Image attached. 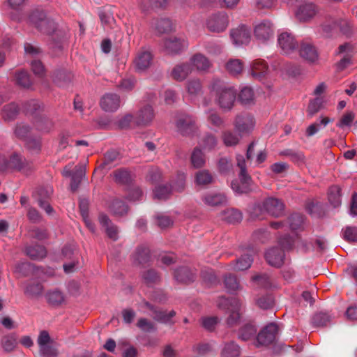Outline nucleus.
Wrapping results in <instances>:
<instances>
[{
  "label": "nucleus",
  "mask_w": 357,
  "mask_h": 357,
  "mask_svg": "<svg viewBox=\"0 0 357 357\" xmlns=\"http://www.w3.org/2000/svg\"><path fill=\"white\" fill-rule=\"evenodd\" d=\"M207 89L220 108L230 110L234 107L237 91L233 85L213 77L208 84Z\"/></svg>",
  "instance_id": "1"
},
{
  "label": "nucleus",
  "mask_w": 357,
  "mask_h": 357,
  "mask_svg": "<svg viewBox=\"0 0 357 357\" xmlns=\"http://www.w3.org/2000/svg\"><path fill=\"white\" fill-rule=\"evenodd\" d=\"M299 54L302 58L309 62H314L318 59L317 50L310 43H302L299 49Z\"/></svg>",
  "instance_id": "26"
},
{
  "label": "nucleus",
  "mask_w": 357,
  "mask_h": 357,
  "mask_svg": "<svg viewBox=\"0 0 357 357\" xmlns=\"http://www.w3.org/2000/svg\"><path fill=\"white\" fill-rule=\"evenodd\" d=\"M278 43L282 52L284 54H290L298 47L297 42L291 33L284 31L278 35Z\"/></svg>",
  "instance_id": "15"
},
{
  "label": "nucleus",
  "mask_w": 357,
  "mask_h": 357,
  "mask_svg": "<svg viewBox=\"0 0 357 357\" xmlns=\"http://www.w3.org/2000/svg\"><path fill=\"white\" fill-rule=\"evenodd\" d=\"M225 285L229 291H234L239 288V284L236 277L229 275L225 278Z\"/></svg>",
  "instance_id": "56"
},
{
  "label": "nucleus",
  "mask_w": 357,
  "mask_h": 357,
  "mask_svg": "<svg viewBox=\"0 0 357 357\" xmlns=\"http://www.w3.org/2000/svg\"><path fill=\"white\" fill-rule=\"evenodd\" d=\"M175 315L174 311H170L169 313L162 311H154L153 317L154 319L162 323H169L171 319Z\"/></svg>",
  "instance_id": "53"
},
{
  "label": "nucleus",
  "mask_w": 357,
  "mask_h": 357,
  "mask_svg": "<svg viewBox=\"0 0 357 357\" xmlns=\"http://www.w3.org/2000/svg\"><path fill=\"white\" fill-rule=\"evenodd\" d=\"M274 34L275 26L270 20H264L259 22L254 27V36L261 43H266L273 38Z\"/></svg>",
  "instance_id": "10"
},
{
  "label": "nucleus",
  "mask_w": 357,
  "mask_h": 357,
  "mask_svg": "<svg viewBox=\"0 0 357 357\" xmlns=\"http://www.w3.org/2000/svg\"><path fill=\"white\" fill-rule=\"evenodd\" d=\"M7 168L16 169L23 174H28L33 169V165L19 154L13 153L8 160L4 157L0 156V171Z\"/></svg>",
  "instance_id": "3"
},
{
  "label": "nucleus",
  "mask_w": 357,
  "mask_h": 357,
  "mask_svg": "<svg viewBox=\"0 0 357 357\" xmlns=\"http://www.w3.org/2000/svg\"><path fill=\"white\" fill-rule=\"evenodd\" d=\"M155 28L159 33L169 31L172 29L171 21L168 19H162L157 22Z\"/></svg>",
  "instance_id": "59"
},
{
  "label": "nucleus",
  "mask_w": 357,
  "mask_h": 357,
  "mask_svg": "<svg viewBox=\"0 0 357 357\" xmlns=\"http://www.w3.org/2000/svg\"><path fill=\"white\" fill-rule=\"evenodd\" d=\"M17 335L15 333L6 335L1 340V345L6 352L13 351L17 347Z\"/></svg>",
  "instance_id": "27"
},
{
  "label": "nucleus",
  "mask_w": 357,
  "mask_h": 357,
  "mask_svg": "<svg viewBox=\"0 0 357 357\" xmlns=\"http://www.w3.org/2000/svg\"><path fill=\"white\" fill-rule=\"evenodd\" d=\"M190 64L198 72L206 73L211 68L212 63L204 54L197 53L190 59Z\"/></svg>",
  "instance_id": "21"
},
{
  "label": "nucleus",
  "mask_w": 357,
  "mask_h": 357,
  "mask_svg": "<svg viewBox=\"0 0 357 357\" xmlns=\"http://www.w3.org/2000/svg\"><path fill=\"white\" fill-rule=\"evenodd\" d=\"M143 278L144 282L149 285L156 283L160 280L159 275L154 270H149L145 272L143 275Z\"/></svg>",
  "instance_id": "61"
},
{
  "label": "nucleus",
  "mask_w": 357,
  "mask_h": 357,
  "mask_svg": "<svg viewBox=\"0 0 357 357\" xmlns=\"http://www.w3.org/2000/svg\"><path fill=\"white\" fill-rule=\"evenodd\" d=\"M202 201L207 206H216L225 204L227 202V199L224 193L211 192L202 197Z\"/></svg>",
  "instance_id": "23"
},
{
  "label": "nucleus",
  "mask_w": 357,
  "mask_h": 357,
  "mask_svg": "<svg viewBox=\"0 0 357 357\" xmlns=\"http://www.w3.org/2000/svg\"><path fill=\"white\" fill-rule=\"evenodd\" d=\"M109 211L116 216H122L127 213L128 206L119 199H114L109 205Z\"/></svg>",
  "instance_id": "31"
},
{
  "label": "nucleus",
  "mask_w": 357,
  "mask_h": 357,
  "mask_svg": "<svg viewBox=\"0 0 357 357\" xmlns=\"http://www.w3.org/2000/svg\"><path fill=\"white\" fill-rule=\"evenodd\" d=\"M318 7L312 2H305L300 4L296 12V19L302 22L310 21L318 13Z\"/></svg>",
  "instance_id": "13"
},
{
  "label": "nucleus",
  "mask_w": 357,
  "mask_h": 357,
  "mask_svg": "<svg viewBox=\"0 0 357 357\" xmlns=\"http://www.w3.org/2000/svg\"><path fill=\"white\" fill-rule=\"evenodd\" d=\"M37 343L38 344L39 348L44 346L52 344V340L51 339L47 331H42L40 333L38 337Z\"/></svg>",
  "instance_id": "62"
},
{
  "label": "nucleus",
  "mask_w": 357,
  "mask_h": 357,
  "mask_svg": "<svg viewBox=\"0 0 357 357\" xmlns=\"http://www.w3.org/2000/svg\"><path fill=\"white\" fill-rule=\"evenodd\" d=\"M205 162V156L202 150L199 147L195 148L191 155V162L193 167L195 168L202 167Z\"/></svg>",
  "instance_id": "42"
},
{
  "label": "nucleus",
  "mask_w": 357,
  "mask_h": 357,
  "mask_svg": "<svg viewBox=\"0 0 357 357\" xmlns=\"http://www.w3.org/2000/svg\"><path fill=\"white\" fill-rule=\"evenodd\" d=\"M277 332L278 326L275 324L271 323L268 324L257 335V346L268 345L273 342L275 340Z\"/></svg>",
  "instance_id": "16"
},
{
  "label": "nucleus",
  "mask_w": 357,
  "mask_h": 357,
  "mask_svg": "<svg viewBox=\"0 0 357 357\" xmlns=\"http://www.w3.org/2000/svg\"><path fill=\"white\" fill-rule=\"evenodd\" d=\"M344 238L348 241H357V227H347L344 231Z\"/></svg>",
  "instance_id": "64"
},
{
  "label": "nucleus",
  "mask_w": 357,
  "mask_h": 357,
  "mask_svg": "<svg viewBox=\"0 0 357 357\" xmlns=\"http://www.w3.org/2000/svg\"><path fill=\"white\" fill-rule=\"evenodd\" d=\"M26 254L33 259H41L46 256L47 252L43 246L35 245L27 247Z\"/></svg>",
  "instance_id": "32"
},
{
  "label": "nucleus",
  "mask_w": 357,
  "mask_h": 357,
  "mask_svg": "<svg viewBox=\"0 0 357 357\" xmlns=\"http://www.w3.org/2000/svg\"><path fill=\"white\" fill-rule=\"evenodd\" d=\"M333 121L328 117H321L319 123H314L310 125L306 129V135L311 137L315 135L320 129V126L326 127L330 122Z\"/></svg>",
  "instance_id": "40"
},
{
  "label": "nucleus",
  "mask_w": 357,
  "mask_h": 357,
  "mask_svg": "<svg viewBox=\"0 0 357 357\" xmlns=\"http://www.w3.org/2000/svg\"><path fill=\"white\" fill-rule=\"evenodd\" d=\"M239 354L240 348L234 342L226 344L221 353L222 357H238Z\"/></svg>",
  "instance_id": "45"
},
{
  "label": "nucleus",
  "mask_w": 357,
  "mask_h": 357,
  "mask_svg": "<svg viewBox=\"0 0 357 357\" xmlns=\"http://www.w3.org/2000/svg\"><path fill=\"white\" fill-rule=\"evenodd\" d=\"M218 306L220 308H226L229 312V316L227 318V325L230 327L236 325L241 319V303L236 298H232L229 300L222 298L218 302Z\"/></svg>",
  "instance_id": "6"
},
{
  "label": "nucleus",
  "mask_w": 357,
  "mask_h": 357,
  "mask_svg": "<svg viewBox=\"0 0 357 357\" xmlns=\"http://www.w3.org/2000/svg\"><path fill=\"white\" fill-rule=\"evenodd\" d=\"M262 208L265 211L273 216H279L282 215L284 211L283 203L280 200L272 197L266 199L263 202ZM261 211V206H255L252 212V215L256 218H259Z\"/></svg>",
  "instance_id": "8"
},
{
  "label": "nucleus",
  "mask_w": 357,
  "mask_h": 357,
  "mask_svg": "<svg viewBox=\"0 0 357 357\" xmlns=\"http://www.w3.org/2000/svg\"><path fill=\"white\" fill-rule=\"evenodd\" d=\"M225 68L230 75L236 76L242 73L243 65L241 60L231 59L225 64Z\"/></svg>",
  "instance_id": "30"
},
{
  "label": "nucleus",
  "mask_w": 357,
  "mask_h": 357,
  "mask_svg": "<svg viewBox=\"0 0 357 357\" xmlns=\"http://www.w3.org/2000/svg\"><path fill=\"white\" fill-rule=\"evenodd\" d=\"M155 223L160 228H166L171 226L173 223V221L167 215L163 214H158L155 216Z\"/></svg>",
  "instance_id": "60"
},
{
  "label": "nucleus",
  "mask_w": 357,
  "mask_h": 357,
  "mask_svg": "<svg viewBox=\"0 0 357 357\" xmlns=\"http://www.w3.org/2000/svg\"><path fill=\"white\" fill-rule=\"evenodd\" d=\"M206 24L207 29L211 32H222L228 26V15L224 12L214 13L208 17Z\"/></svg>",
  "instance_id": "11"
},
{
  "label": "nucleus",
  "mask_w": 357,
  "mask_h": 357,
  "mask_svg": "<svg viewBox=\"0 0 357 357\" xmlns=\"http://www.w3.org/2000/svg\"><path fill=\"white\" fill-rule=\"evenodd\" d=\"M100 104L104 111L113 112L120 107L121 99L115 93H107L102 97Z\"/></svg>",
  "instance_id": "18"
},
{
  "label": "nucleus",
  "mask_w": 357,
  "mask_h": 357,
  "mask_svg": "<svg viewBox=\"0 0 357 357\" xmlns=\"http://www.w3.org/2000/svg\"><path fill=\"white\" fill-rule=\"evenodd\" d=\"M243 137L238 132H234L231 130L224 131L222 134V139L227 146H236Z\"/></svg>",
  "instance_id": "28"
},
{
  "label": "nucleus",
  "mask_w": 357,
  "mask_h": 357,
  "mask_svg": "<svg viewBox=\"0 0 357 357\" xmlns=\"http://www.w3.org/2000/svg\"><path fill=\"white\" fill-rule=\"evenodd\" d=\"M331 321V317L324 312H319L314 315L312 324L315 326H324Z\"/></svg>",
  "instance_id": "50"
},
{
  "label": "nucleus",
  "mask_w": 357,
  "mask_h": 357,
  "mask_svg": "<svg viewBox=\"0 0 357 357\" xmlns=\"http://www.w3.org/2000/svg\"><path fill=\"white\" fill-rule=\"evenodd\" d=\"M152 59V54L149 50H141L138 52L134 60L136 69L139 71L145 70L151 66Z\"/></svg>",
  "instance_id": "22"
},
{
  "label": "nucleus",
  "mask_w": 357,
  "mask_h": 357,
  "mask_svg": "<svg viewBox=\"0 0 357 357\" xmlns=\"http://www.w3.org/2000/svg\"><path fill=\"white\" fill-rule=\"evenodd\" d=\"M174 278L179 282L188 283L193 281L195 275L187 267H182L175 271Z\"/></svg>",
  "instance_id": "29"
},
{
  "label": "nucleus",
  "mask_w": 357,
  "mask_h": 357,
  "mask_svg": "<svg viewBox=\"0 0 357 357\" xmlns=\"http://www.w3.org/2000/svg\"><path fill=\"white\" fill-rule=\"evenodd\" d=\"M185 178L184 174H178L177 181L173 186L160 185L156 187L153 192L154 197L158 199H165L172 191H182L185 187Z\"/></svg>",
  "instance_id": "12"
},
{
  "label": "nucleus",
  "mask_w": 357,
  "mask_h": 357,
  "mask_svg": "<svg viewBox=\"0 0 357 357\" xmlns=\"http://www.w3.org/2000/svg\"><path fill=\"white\" fill-rule=\"evenodd\" d=\"M222 218L229 223L235 224L241 221L243 215L238 210L229 208L224 211Z\"/></svg>",
  "instance_id": "35"
},
{
  "label": "nucleus",
  "mask_w": 357,
  "mask_h": 357,
  "mask_svg": "<svg viewBox=\"0 0 357 357\" xmlns=\"http://www.w3.org/2000/svg\"><path fill=\"white\" fill-rule=\"evenodd\" d=\"M328 198L330 204L334 207H338L341 204L340 188L337 185L332 186L329 188Z\"/></svg>",
  "instance_id": "33"
},
{
  "label": "nucleus",
  "mask_w": 357,
  "mask_h": 357,
  "mask_svg": "<svg viewBox=\"0 0 357 357\" xmlns=\"http://www.w3.org/2000/svg\"><path fill=\"white\" fill-rule=\"evenodd\" d=\"M192 72L190 63H179L175 65L171 71V77L178 82L185 80Z\"/></svg>",
  "instance_id": "19"
},
{
  "label": "nucleus",
  "mask_w": 357,
  "mask_h": 357,
  "mask_svg": "<svg viewBox=\"0 0 357 357\" xmlns=\"http://www.w3.org/2000/svg\"><path fill=\"white\" fill-rule=\"evenodd\" d=\"M238 98L243 105H250L254 102L255 94L252 88L249 86H244L241 90Z\"/></svg>",
  "instance_id": "36"
},
{
  "label": "nucleus",
  "mask_w": 357,
  "mask_h": 357,
  "mask_svg": "<svg viewBox=\"0 0 357 357\" xmlns=\"http://www.w3.org/2000/svg\"><path fill=\"white\" fill-rule=\"evenodd\" d=\"M99 222L105 228V232L109 238L116 241L118 238L119 230L117 227L112 223L109 218L105 214L99 215Z\"/></svg>",
  "instance_id": "25"
},
{
  "label": "nucleus",
  "mask_w": 357,
  "mask_h": 357,
  "mask_svg": "<svg viewBox=\"0 0 357 357\" xmlns=\"http://www.w3.org/2000/svg\"><path fill=\"white\" fill-rule=\"evenodd\" d=\"M195 181L199 185H207L213 181V176L208 171L201 170L196 174Z\"/></svg>",
  "instance_id": "48"
},
{
  "label": "nucleus",
  "mask_w": 357,
  "mask_h": 357,
  "mask_svg": "<svg viewBox=\"0 0 357 357\" xmlns=\"http://www.w3.org/2000/svg\"><path fill=\"white\" fill-rule=\"evenodd\" d=\"M217 144V138L211 134L204 135L199 142V146L206 151H211L213 149Z\"/></svg>",
  "instance_id": "41"
},
{
  "label": "nucleus",
  "mask_w": 357,
  "mask_h": 357,
  "mask_svg": "<svg viewBox=\"0 0 357 357\" xmlns=\"http://www.w3.org/2000/svg\"><path fill=\"white\" fill-rule=\"evenodd\" d=\"M15 82L24 88H29L31 86V81L27 72L19 71L15 74Z\"/></svg>",
  "instance_id": "47"
},
{
  "label": "nucleus",
  "mask_w": 357,
  "mask_h": 357,
  "mask_svg": "<svg viewBox=\"0 0 357 357\" xmlns=\"http://www.w3.org/2000/svg\"><path fill=\"white\" fill-rule=\"evenodd\" d=\"M47 302L52 305H61L64 301V296L59 290H52L46 294Z\"/></svg>",
  "instance_id": "44"
},
{
  "label": "nucleus",
  "mask_w": 357,
  "mask_h": 357,
  "mask_svg": "<svg viewBox=\"0 0 357 357\" xmlns=\"http://www.w3.org/2000/svg\"><path fill=\"white\" fill-rule=\"evenodd\" d=\"M304 222V218L301 214H293L289 218V227L292 230L299 229Z\"/></svg>",
  "instance_id": "55"
},
{
  "label": "nucleus",
  "mask_w": 357,
  "mask_h": 357,
  "mask_svg": "<svg viewBox=\"0 0 357 357\" xmlns=\"http://www.w3.org/2000/svg\"><path fill=\"white\" fill-rule=\"evenodd\" d=\"M150 258V251L146 247H139L133 255L135 262L142 264L149 261Z\"/></svg>",
  "instance_id": "39"
},
{
  "label": "nucleus",
  "mask_w": 357,
  "mask_h": 357,
  "mask_svg": "<svg viewBox=\"0 0 357 357\" xmlns=\"http://www.w3.org/2000/svg\"><path fill=\"white\" fill-rule=\"evenodd\" d=\"M251 75L255 79L261 80L268 73V67L264 60L256 59L250 65Z\"/></svg>",
  "instance_id": "24"
},
{
  "label": "nucleus",
  "mask_w": 357,
  "mask_h": 357,
  "mask_svg": "<svg viewBox=\"0 0 357 357\" xmlns=\"http://www.w3.org/2000/svg\"><path fill=\"white\" fill-rule=\"evenodd\" d=\"M28 21L31 25L34 26L44 33L52 34L55 31V22L47 18L45 13L42 10L33 11L29 15Z\"/></svg>",
  "instance_id": "4"
},
{
  "label": "nucleus",
  "mask_w": 357,
  "mask_h": 357,
  "mask_svg": "<svg viewBox=\"0 0 357 357\" xmlns=\"http://www.w3.org/2000/svg\"><path fill=\"white\" fill-rule=\"evenodd\" d=\"M39 351L43 357H56L58 355L57 349L52 344L42 347Z\"/></svg>",
  "instance_id": "63"
},
{
  "label": "nucleus",
  "mask_w": 357,
  "mask_h": 357,
  "mask_svg": "<svg viewBox=\"0 0 357 357\" xmlns=\"http://www.w3.org/2000/svg\"><path fill=\"white\" fill-rule=\"evenodd\" d=\"M350 47L348 44H344L339 47V54L345 52V54L337 64V67L340 70H344L351 63V55L347 52V50Z\"/></svg>",
  "instance_id": "37"
},
{
  "label": "nucleus",
  "mask_w": 357,
  "mask_h": 357,
  "mask_svg": "<svg viewBox=\"0 0 357 357\" xmlns=\"http://www.w3.org/2000/svg\"><path fill=\"white\" fill-rule=\"evenodd\" d=\"M257 329L251 324H247L243 326L239 331V339L247 341L251 339L256 334Z\"/></svg>",
  "instance_id": "49"
},
{
  "label": "nucleus",
  "mask_w": 357,
  "mask_h": 357,
  "mask_svg": "<svg viewBox=\"0 0 357 357\" xmlns=\"http://www.w3.org/2000/svg\"><path fill=\"white\" fill-rule=\"evenodd\" d=\"M254 116L248 113H241L236 116L234 126L236 132L243 137L250 135L255 127Z\"/></svg>",
  "instance_id": "9"
},
{
  "label": "nucleus",
  "mask_w": 357,
  "mask_h": 357,
  "mask_svg": "<svg viewBox=\"0 0 357 357\" xmlns=\"http://www.w3.org/2000/svg\"><path fill=\"white\" fill-rule=\"evenodd\" d=\"M338 29L342 33L347 34L351 30V24L348 19L341 18L338 21L334 22L331 29Z\"/></svg>",
  "instance_id": "51"
},
{
  "label": "nucleus",
  "mask_w": 357,
  "mask_h": 357,
  "mask_svg": "<svg viewBox=\"0 0 357 357\" xmlns=\"http://www.w3.org/2000/svg\"><path fill=\"white\" fill-rule=\"evenodd\" d=\"M230 35L234 44L236 45H247L250 40V30L245 25L232 29Z\"/></svg>",
  "instance_id": "17"
},
{
  "label": "nucleus",
  "mask_w": 357,
  "mask_h": 357,
  "mask_svg": "<svg viewBox=\"0 0 357 357\" xmlns=\"http://www.w3.org/2000/svg\"><path fill=\"white\" fill-rule=\"evenodd\" d=\"M137 326L144 332H151L155 330L153 323L145 318L139 319L137 321Z\"/></svg>",
  "instance_id": "58"
},
{
  "label": "nucleus",
  "mask_w": 357,
  "mask_h": 357,
  "mask_svg": "<svg viewBox=\"0 0 357 357\" xmlns=\"http://www.w3.org/2000/svg\"><path fill=\"white\" fill-rule=\"evenodd\" d=\"M237 166L240 169L239 178L231 182V188L236 193H247L250 190L251 178L246 172L245 160L243 155H236Z\"/></svg>",
  "instance_id": "5"
},
{
  "label": "nucleus",
  "mask_w": 357,
  "mask_h": 357,
  "mask_svg": "<svg viewBox=\"0 0 357 357\" xmlns=\"http://www.w3.org/2000/svg\"><path fill=\"white\" fill-rule=\"evenodd\" d=\"M187 91L190 96H196L202 91V84L199 79L195 78L187 82Z\"/></svg>",
  "instance_id": "46"
},
{
  "label": "nucleus",
  "mask_w": 357,
  "mask_h": 357,
  "mask_svg": "<svg viewBox=\"0 0 357 357\" xmlns=\"http://www.w3.org/2000/svg\"><path fill=\"white\" fill-rule=\"evenodd\" d=\"M161 46L166 54L176 55L185 50L188 46V43L183 36H171L162 40Z\"/></svg>",
  "instance_id": "7"
},
{
  "label": "nucleus",
  "mask_w": 357,
  "mask_h": 357,
  "mask_svg": "<svg viewBox=\"0 0 357 357\" xmlns=\"http://www.w3.org/2000/svg\"><path fill=\"white\" fill-rule=\"evenodd\" d=\"M253 261L251 255L246 254L242 255L240 258L237 259L233 269L234 271H245L248 269Z\"/></svg>",
  "instance_id": "34"
},
{
  "label": "nucleus",
  "mask_w": 357,
  "mask_h": 357,
  "mask_svg": "<svg viewBox=\"0 0 357 357\" xmlns=\"http://www.w3.org/2000/svg\"><path fill=\"white\" fill-rule=\"evenodd\" d=\"M355 115L352 112H347L340 119V121L337 123L339 128H344L345 126H350L354 120Z\"/></svg>",
  "instance_id": "57"
},
{
  "label": "nucleus",
  "mask_w": 357,
  "mask_h": 357,
  "mask_svg": "<svg viewBox=\"0 0 357 357\" xmlns=\"http://www.w3.org/2000/svg\"><path fill=\"white\" fill-rule=\"evenodd\" d=\"M178 131L183 135H190L196 132L197 127L194 119L189 116L181 117L176 122Z\"/></svg>",
  "instance_id": "20"
},
{
  "label": "nucleus",
  "mask_w": 357,
  "mask_h": 357,
  "mask_svg": "<svg viewBox=\"0 0 357 357\" xmlns=\"http://www.w3.org/2000/svg\"><path fill=\"white\" fill-rule=\"evenodd\" d=\"M324 100L321 97H317L312 100L308 105L307 112L312 116L317 113L323 106Z\"/></svg>",
  "instance_id": "54"
},
{
  "label": "nucleus",
  "mask_w": 357,
  "mask_h": 357,
  "mask_svg": "<svg viewBox=\"0 0 357 357\" xmlns=\"http://www.w3.org/2000/svg\"><path fill=\"white\" fill-rule=\"evenodd\" d=\"M43 290V287L40 283L32 281L26 284L24 293L28 296L34 298L40 296L42 294Z\"/></svg>",
  "instance_id": "38"
},
{
  "label": "nucleus",
  "mask_w": 357,
  "mask_h": 357,
  "mask_svg": "<svg viewBox=\"0 0 357 357\" xmlns=\"http://www.w3.org/2000/svg\"><path fill=\"white\" fill-rule=\"evenodd\" d=\"M155 116L151 105H146L142 107L135 116V123L138 126H149L151 124Z\"/></svg>",
  "instance_id": "14"
},
{
  "label": "nucleus",
  "mask_w": 357,
  "mask_h": 357,
  "mask_svg": "<svg viewBox=\"0 0 357 357\" xmlns=\"http://www.w3.org/2000/svg\"><path fill=\"white\" fill-rule=\"evenodd\" d=\"M296 242L289 236L281 238L279 241L282 248L275 247L268 250L266 253V259L267 262L272 266L280 267L283 264L284 251L291 249Z\"/></svg>",
  "instance_id": "2"
},
{
  "label": "nucleus",
  "mask_w": 357,
  "mask_h": 357,
  "mask_svg": "<svg viewBox=\"0 0 357 357\" xmlns=\"http://www.w3.org/2000/svg\"><path fill=\"white\" fill-rule=\"evenodd\" d=\"M54 126L52 121L47 118H41L36 123V128L43 132H50Z\"/></svg>",
  "instance_id": "52"
},
{
  "label": "nucleus",
  "mask_w": 357,
  "mask_h": 357,
  "mask_svg": "<svg viewBox=\"0 0 357 357\" xmlns=\"http://www.w3.org/2000/svg\"><path fill=\"white\" fill-rule=\"evenodd\" d=\"M18 112V106L15 103L12 102L3 107L2 111V117L5 120H11L16 117Z\"/></svg>",
  "instance_id": "43"
}]
</instances>
